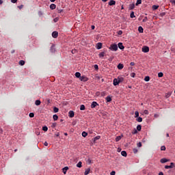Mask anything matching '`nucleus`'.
<instances>
[{
    "instance_id": "1",
    "label": "nucleus",
    "mask_w": 175,
    "mask_h": 175,
    "mask_svg": "<svg viewBox=\"0 0 175 175\" xmlns=\"http://www.w3.org/2000/svg\"><path fill=\"white\" fill-rule=\"evenodd\" d=\"M109 49L112 51H117L118 50V46L116 44H112L111 46H109Z\"/></svg>"
},
{
    "instance_id": "2",
    "label": "nucleus",
    "mask_w": 175,
    "mask_h": 175,
    "mask_svg": "<svg viewBox=\"0 0 175 175\" xmlns=\"http://www.w3.org/2000/svg\"><path fill=\"white\" fill-rule=\"evenodd\" d=\"M149 51H150V48H149L148 46H144L142 47V52H143V53H148Z\"/></svg>"
},
{
    "instance_id": "3",
    "label": "nucleus",
    "mask_w": 175,
    "mask_h": 175,
    "mask_svg": "<svg viewBox=\"0 0 175 175\" xmlns=\"http://www.w3.org/2000/svg\"><path fill=\"white\" fill-rule=\"evenodd\" d=\"M89 79L88 77H86L85 76H82L80 77V81H88Z\"/></svg>"
},
{
    "instance_id": "4",
    "label": "nucleus",
    "mask_w": 175,
    "mask_h": 175,
    "mask_svg": "<svg viewBox=\"0 0 175 175\" xmlns=\"http://www.w3.org/2000/svg\"><path fill=\"white\" fill-rule=\"evenodd\" d=\"M174 167V163H170V165H165V169H172Z\"/></svg>"
},
{
    "instance_id": "5",
    "label": "nucleus",
    "mask_w": 175,
    "mask_h": 175,
    "mask_svg": "<svg viewBox=\"0 0 175 175\" xmlns=\"http://www.w3.org/2000/svg\"><path fill=\"white\" fill-rule=\"evenodd\" d=\"M51 36L54 38H57L58 37V32L57 31H53L51 33Z\"/></svg>"
},
{
    "instance_id": "6",
    "label": "nucleus",
    "mask_w": 175,
    "mask_h": 175,
    "mask_svg": "<svg viewBox=\"0 0 175 175\" xmlns=\"http://www.w3.org/2000/svg\"><path fill=\"white\" fill-rule=\"evenodd\" d=\"M102 46H103V44L101 42H98L96 44V49L97 50H100L102 49Z\"/></svg>"
},
{
    "instance_id": "7",
    "label": "nucleus",
    "mask_w": 175,
    "mask_h": 175,
    "mask_svg": "<svg viewBox=\"0 0 175 175\" xmlns=\"http://www.w3.org/2000/svg\"><path fill=\"white\" fill-rule=\"evenodd\" d=\"M117 81L120 83L124 81V78L122 77H118V78H116Z\"/></svg>"
},
{
    "instance_id": "8",
    "label": "nucleus",
    "mask_w": 175,
    "mask_h": 175,
    "mask_svg": "<svg viewBox=\"0 0 175 175\" xmlns=\"http://www.w3.org/2000/svg\"><path fill=\"white\" fill-rule=\"evenodd\" d=\"M118 48L120 50H124V45H123V44L122 42H119L118 43Z\"/></svg>"
},
{
    "instance_id": "9",
    "label": "nucleus",
    "mask_w": 175,
    "mask_h": 175,
    "mask_svg": "<svg viewBox=\"0 0 175 175\" xmlns=\"http://www.w3.org/2000/svg\"><path fill=\"white\" fill-rule=\"evenodd\" d=\"M113 85H114V86H117V85H119L120 82L117 80V79L115 78V79H113Z\"/></svg>"
},
{
    "instance_id": "10",
    "label": "nucleus",
    "mask_w": 175,
    "mask_h": 175,
    "mask_svg": "<svg viewBox=\"0 0 175 175\" xmlns=\"http://www.w3.org/2000/svg\"><path fill=\"white\" fill-rule=\"evenodd\" d=\"M96 106H98V104L96 102H95V101L92 102V103L91 104V107L92 108H94Z\"/></svg>"
},
{
    "instance_id": "11",
    "label": "nucleus",
    "mask_w": 175,
    "mask_h": 175,
    "mask_svg": "<svg viewBox=\"0 0 175 175\" xmlns=\"http://www.w3.org/2000/svg\"><path fill=\"white\" fill-rule=\"evenodd\" d=\"M116 2L115 0H111V1H109L108 5H116Z\"/></svg>"
},
{
    "instance_id": "12",
    "label": "nucleus",
    "mask_w": 175,
    "mask_h": 175,
    "mask_svg": "<svg viewBox=\"0 0 175 175\" xmlns=\"http://www.w3.org/2000/svg\"><path fill=\"white\" fill-rule=\"evenodd\" d=\"M138 32H139L140 33H144V28L142 26L138 27Z\"/></svg>"
},
{
    "instance_id": "13",
    "label": "nucleus",
    "mask_w": 175,
    "mask_h": 175,
    "mask_svg": "<svg viewBox=\"0 0 175 175\" xmlns=\"http://www.w3.org/2000/svg\"><path fill=\"white\" fill-rule=\"evenodd\" d=\"M68 114L70 118H73L75 116V113L73 111H69Z\"/></svg>"
},
{
    "instance_id": "14",
    "label": "nucleus",
    "mask_w": 175,
    "mask_h": 175,
    "mask_svg": "<svg viewBox=\"0 0 175 175\" xmlns=\"http://www.w3.org/2000/svg\"><path fill=\"white\" fill-rule=\"evenodd\" d=\"M168 161H169V160L165 159V158H163V159H161V163H167Z\"/></svg>"
},
{
    "instance_id": "15",
    "label": "nucleus",
    "mask_w": 175,
    "mask_h": 175,
    "mask_svg": "<svg viewBox=\"0 0 175 175\" xmlns=\"http://www.w3.org/2000/svg\"><path fill=\"white\" fill-rule=\"evenodd\" d=\"M129 8V10H133L135 8V4L134 3L130 4Z\"/></svg>"
},
{
    "instance_id": "16",
    "label": "nucleus",
    "mask_w": 175,
    "mask_h": 175,
    "mask_svg": "<svg viewBox=\"0 0 175 175\" xmlns=\"http://www.w3.org/2000/svg\"><path fill=\"white\" fill-rule=\"evenodd\" d=\"M105 100H107V103L111 102V100H112L111 97H110L109 96H107L105 98Z\"/></svg>"
},
{
    "instance_id": "17",
    "label": "nucleus",
    "mask_w": 175,
    "mask_h": 175,
    "mask_svg": "<svg viewBox=\"0 0 175 175\" xmlns=\"http://www.w3.org/2000/svg\"><path fill=\"white\" fill-rule=\"evenodd\" d=\"M121 155H122V157H126V156H127L126 152L125 150H122V151L121 152Z\"/></svg>"
},
{
    "instance_id": "18",
    "label": "nucleus",
    "mask_w": 175,
    "mask_h": 175,
    "mask_svg": "<svg viewBox=\"0 0 175 175\" xmlns=\"http://www.w3.org/2000/svg\"><path fill=\"white\" fill-rule=\"evenodd\" d=\"M55 8H57V6L55 4H51L50 5V9L51 10H54L55 9Z\"/></svg>"
},
{
    "instance_id": "19",
    "label": "nucleus",
    "mask_w": 175,
    "mask_h": 175,
    "mask_svg": "<svg viewBox=\"0 0 175 175\" xmlns=\"http://www.w3.org/2000/svg\"><path fill=\"white\" fill-rule=\"evenodd\" d=\"M118 68L119 70L123 69V68H124V65H123L122 64H119L118 65Z\"/></svg>"
},
{
    "instance_id": "20",
    "label": "nucleus",
    "mask_w": 175,
    "mask_h": 175,
    "mask_svg": "<svg viewBox=\"0 0 175 175\" xmlns=\"http://www.w3.org/2000/svg\"><path fill=\"white\" fill-rule=\"evenodd\" d=\"M90 168H87L85 171V173L84 174L85 175H88L90 174Z\"/></svg>"
},
{
    "instance_id": "21",
    "label": "nucleus",
    "mask_w": 175,
    "mask_h": 175,
    "mask_svg": "<svg viewBox=\"0 0 175 175\" xmlns=\"http://www.w3.org/2000/svg\"><path fill=\"white\" fill-rule=\"evenodd\" d=\"M159 5H154L153 6H152V10H157L159 9Z\"/></svg>"
},
{
    "instance_id": "22",
    "label": "nucleus",
    "mask_w": 175,
    "mask_h": 175,
    "mask_svg": "<svg viewBox=\"0 0 175 175\" xmlns=\"http://www.w3.org/2000/svg\"><path fill=\"white\" fill-rule=\"evenodd\" d=\"M85 106L84 105H80V110L81 111H84V110H85Z\"/></svg>"
},
{
    "instance_id": "23",
    "label": "nucleus",
    "mask_w": 175,
    "mask_h": 175,
    "mask_svg": "<svg viewBox=\"0 0 175 175\" xmlns=\"http://www.w3.org/2000/svg\"><path fill=\"white\" fill-rule=\"evenodd\" d=\"M53 111H54L55 113H58L59 112V108H57V107H54Z\"/></svg>"
},
{
    "instance_id": "24",
    "label": "nucleus",
    "mask_w": 175,
    "mask_h": 175,
    "mask_svg": "<svg viewBox=\"0 0 175 175\" xmlns=\"http://www.w3.org/2000/svg\"><path fill=\"white\" fill-rule=\"evenodd\" d=\"M40 103H41V102H40V100H36L35 101V105H36V106H39V105H40Z\"/></svg>"
},
{
    "instance_id": "25",
    "label": "nucleus",
    "mask_w": 175,
    "mask_h": 175,
    "mask_svg": "<svg viewBox=\"0 0 175 175\" xmlns=\"http://www.w3.org/2000/svg\"><path fill=\"white\" fill-rule=\"evenodd\" d=\"M136 121H137L138 122H141L143 121V118L142 117H137Z\"/></svg>"
},
{
    "instance_id": "26",
    "label": "nucleus",
    "mask_w": 175,
    "mask_h": 175,
    "mask_svg": "<svg viewBox=\"0 0 175 175\" xmlns=\"http://www.w3.org/2000/svg\"><path fill=\"white\" fill-rule=\"evenodd\" d=\"M75 76H76L77 78H80V77H81V73H80L79 72H77L75 73Z\"/></svg>"
},
{
    "instance_id": "27",
    "label": "nucleus",
    "mask_w": 175,
    "mask_h": 175,
    "mask_svg": "<svg viewBox=\"0 0 175 175\" xmlns=\"http://www.w3.org/2000/svg\"><path fill=\"white\" fill-rule=\"evenodd\" d=\"M68 170V167H65L64 168H63V173L66 174Z\"/></svg>"
},
{
    "instance_id": "28",
    "label": "nucleus",
    "mask_w": 175,
    "mask_h": 175,
    "mask_svg": "<svg viewBox=\"0 0 175 175\" xmlns=\"http://www.w3.org/2000/svg\"><path fill=\"white\" fill-rule=\"evenodd\" d=\"M121 139H122V136H118V137H116V142H119Z\"/></svg>"
},
{
    "instance_id": "29",
    "label": "nucleus",
    "mask_w": 175,
    "mask_h": 175,
    "mask_svg": "<svg viewBox=\"0 0 175 175\" xmlns=\"http://www.w3.org/2000/svg\"><path fill=\"white\" fill-rule=\"evenodd\" d=\"M105 52H101L99 53L98 56L99 57H103L105 56Z\"/></svg>"
},
{
    "instance_id": "30",
    "label": "nucleus",
    "mask_w": 175,
    "mask_h": 175,
    "mask_svg": "<svg viewBox=\"0 0 175 175\" xmlns=\"http://www.w3.org/2000/svg\"><path fill=\"white\" fill-rule=\"evenodd\" d=\"M53 120H54V121H57V120H58V116H57V115H54V116H53Z\"/></svg>"
},
{
    "instance_id": "31",
    "label": "nucleus",
    "mask_w": 175,
    "mask_h": 175,
    "mask_svg": "<svg viewBox=\"0 0 175 175\" xmlns=\"http://www.w3.org/2000/svg\"><path fill=\"white\" fill-rule=\"evenodd\" d=\"M82 136H83V137H86L88 136V133L85 132V131H83V133H82Z\"/></svg>"
},
{
    "instance_id": "32",
    "label": "nucleus",
    "mask_w": 175,
    "mask_h": 175,
    "mask_svg": "<svg viewBox=\"0 0 175 175\" xmlns=\"http://www.w3.org/2000/svg\"><path fill=\"white\" fill-rule=\"evenodd\" d=\"M25 61H24V60H20V62H19V64H20L21 66H24V65H25Z\"/></svg>"
},
{
    "instance_id": "33",
    "label": "nucleus",
    "mask_w": 175,
    "mask_h": 175,
    "mask_svg": "<svg viewBox=\"0 0 175 175\" xmlns=\"http://www.w3.org/2000/svg\"><path fill=\"white\" fill-rule=\"evenodd\" d=\"M142 129V126L140 124H138L137 126V131H140Z\"/></svg>"
},
{
    "instance_id": "34",
    "label": "nucleus",
    "mask_w": 175,
    "mask_h": 175,
    "mask_svg": "<svg viewBox=\"0 0 175 175\" xmlns=\"http://www.w3.org/2000/svg\"><path fill=\"white\" fill-rule=\"evenodd\" d=\"M150 81V77H145L144 81Z\"/></svg>"
},
{
    "instance_id": "35",
    "label": "nucleus",
    "mask_w": 175,
    "mask_h": 175,
    "mask_svg": "<svg viewBox=\"0 0 175 175\" xmlns=\"http://www.w3.org/2000/svg\"><path fill=\"white\" fill-rule=\"evenodd\" d=\"M130 17H131V18H133L136 17V16H135V14H134V12H132L130 14Z\"/></svg>"
},
{
    "instance_id": "36",
    "label": "nucleus",
    "mask_w": 175,
    "mask_h": 175,
    "mask_svg": "<svg viewBox=\"0 0 175 175\" xmlns=\"http://www.w3.org/2000/svg\"><path fill=\"white\" fill-rule=\"evenodd\" d=\"M77 167H82V163L81 161H79L77 164Z\"/></svg>"
},
{
    "instance_id": "37",
    "label": "nucleus",
    "mask_w": 175,
    "mask_h": 175,
    "mask_svg": "<svg viewBox=\"0 0 175 175\" xmlns=\"http://www.w3.org/2000/svg\"><path fill=\"white\" fill-rule=\"evenodd\" d=\"M139 117V111H135V118H138Z\"/></svg>"
},
{
    "instance_id": "38",
    "label": "nucleus",
    "mask_w": 175,
    "mask_h": 175,
    "mask_svg": "<svg viewBox=\"0 0 175 175\" xmlns=\"http://www.w3.org/2000/svg\"><path fill=\"white\" fill-rule=\"evenodd\" d=\"M142 3V0H137V2L135 3V5H138Z\"/></svg>"
},
{
    "instance_id": "39",
    "label": "nucleus",
    "mask_w": 175,
    "mask_h": 175,
    "mask_svg": "<svg viewBox=\"0 0 175 175\" xmlns=\"http://www.w3.org/2000/svg\"><path fill=\"white\" fill-rule=\"evenodd\" d=\"M148 18H147V16H145L144 18V19L142 20V22L143 23H146L147 21H148Z\"/></svg>"
},
{
    "instance_id": "40",
    "label": "nucleus",
    "mask_w": 175,
    "mask_h": 175,
    "mask_svg": "<svg viewBox=\"0 0 175 175\" xmlns=\"http://www.w3.org/2000/svg\"><path fill=\"white\" fill-rule=\"evenodd\" d=\"M42 131L46 132V131H48L47 126H43V127H42Z\"/></svg>"
},
{
    "instance_id": "41",
    "label": "nucleus",
    "mask_w": 175,
    "mask_h": 175,
    "mask_svg": "<svg viewBox=\"0 0 175 175\" xmlns=\"http://www.w3.org/2000/svg\"><path fill=\"white\" fill-rule=\"evenodd\" d=\"M166 150V147L165 146H162L161 148V151H165Z\"/></svg>"
},
{
    "instance_id": "42",
    "label": "nucleus",
    "mask_w": 175,
    "mask_h": 175,
    "mask_svg": "<svg viewBox=\"0 0 175 175\" xmlns=\"http://www.w3.org/2000/svg\"><path fill=\"white\" fill-rule=\"evenodd\" d=\"M29 118H33L35 116V113H29Z\"/></svg>"
},
{
    "instance_id": "43",
    "label": "nucleus",
    "mask_w": 175,
    "mask_h": 175,
    "mask_svg": "<svg viewBox=\"0 0 175 175\" xmlns=\"http://www.w3.org/2000/svg\"><path fill=\"white\" fill-rule=\"evenodd\" d=\"M100 139V136L94 137V141L99 140Z\"/></svg>"
},
{
    "instance_id": "44",
    "label": "nucleus",
    "mask_w": 175,
    "mask_h": 175,
    "mask_svg": "<svg viewBox=\"0 0 175 175\" xmlns=\"http://www.w3.org/2000/svg\"><path fill=\"white\" fill-rule=\"evenodd\" d=\"M163 76V72H159V73H158V77H160V78H161V77H162Z\"/></svg>"
},
{
    "instance_id": "45",
    "label": "nucleus",
    "mask_w": 175,
    "mask_h": 175,
    "mask_svg": "<svg viewBox=\"0 0 175 175\" xmlns=\"http://www.w3.org/2000/svg\"><path fill=\"white\" fill-rule=\"evenodd\" d=\"M94 68L96 69V70H98V64H94Z\"/></svg>"
},
{
    "instance_id": "46",
    "label": "nucleus",
    "mask_w": 175,
    "mask_h": 175,
    "mask_svg": "<svg viewBox=\"0 0 175 175\" xmlns=\"http://www.w3.org/2000/svg\"><path fill=\"white\" fill-rule=\"evenodd\" d=\"M57 126V123H52L51 128H55Z\"/></svg>"
},
{
    "instance_id": "47",
    "label": "nucleus",
    "mask_w": 175,
    "mask_h": 175,
    "mask_svg": "<svg viewBox=\"0 0 175 175\" xmlns=\"http://www.w3.org/2000/svg\"><path fill=\"white\" fill-rule=\"evenodd\" d=\"M122 33H123V31H122V30H120V31L118 32V34L119 36H122Z\"/></svg>"
},
{
    "instance_id": "48",
    "label": "nucleus",
    "mask_w": 175,
    "mask_h": 175,
    "mask_svg": "<svg viewBox=\"0 0 175 175\" xmlns=\"http://www.w3.org/2000/svg\"><path fill=\"white\" fill-rule=\"evenodd\" d=\"M133 152H134V154H137L138 152V149L134 148L133 149Z\"/></svg>"
},
{
    "instance_id": "49",
    "label": "nucleus",
    "mask_w": 175,
    "mask_h": 175,
    "mask_svg": "<svg viewBox=\"0 0 175 175\" xmlns=\"http://www.w3.org/2000/svg\"><path fill=\"white\" fill-rule=\"evenodd\" d=\"M133 78H134L136 76V74L135 72H132L131 75H130Z\"/></svg>"
},
{
    "instance_id": "50",
    "label": "nucleus",
    "mask_w": 175,
    "mask_h": 175,
    "mask_svg": "<svg viewBox=\"0 0 175 175\" xmlns=\"http://www.w3.org/2000/svg\"><path fill=\"white\" fill-rule=\"evenodd\" d=\"M137 146L138 148L142 147V143H141V142H138V143L137 144Z\"/></svg>"
},
{
    "instance_id": "51",
    "label": "nucleus",
    "mask_w": 175,
    "mask_h": 175,
    "mask_svg": "<svg viewBox=\"0 0 175 175\" xmlns=\"http://www.w3.org/2000/svg\"><path fill=\"white\" fill-rule=\"evenodd\" d=\"M133 134H137V129H134L132 132Z\"/></svg>"
},
{
    "instance_id": "52",
    "label": "nucleus",
    "mask_w": 175,
    "mask_h": 175,
    "mask_svg": "<svg viewBox=\"0 0 175 175\" xmlns=\"http://www.w3.org/2000/svg\"><path fill=\"white\" fill-rule=\"evenodd\" d=\"M38 15H39L40 17L43 16V12H42L41 11H39Z\"/></svg>"
},
{
    "instance_id": "53",
    "label": "nucleus",
    "mask_w": 175,
    "mask_h": 175,
    "mask_svg": "<svg viewBox=\"0 0 175 175\" xmlns=\"http://www.w3.org/2000/svg\"><path fill=\"white\" fill-rule=\"evenodd\" d=\"M23 7H24V5H20V6H18V8L19 10H22V9L23 8Z\"/></svg>"
},
{
    "instance_id": "54",
    "label": "nucleus",
    "mask_w": 175,
    "mask_h": 175,
    "mask_svg": "<svg viewBox=\"0 0 175 175\" xmlns=\"http://www.w3.org/2000/svg\"><path fill=\"white\" fill-rule=\"evenodd\" d=\"M144 114L148 115V110H144Z\"/></svg>"
},
{
    "instance_id": "55",
    "label": "nucleus",
    "mask_w": 175,
    "mask_h": 175,
    "mask_svg": "<svg viewBox=\"0 0 175 175\" xmlns=\"http://www.w3.org/2000/svg\"><path fill=\"white\" fill-rule=\"evenodd\" d=\"M17 1H18V0H11V2H12V3H16Z\"/></svg>"
},
{
    "instance_id": "56",
    "label": "nucleus",
    "mask_w": 175,
    "mask_h": 175,
    "mask_svg": "<svg viewBox=\"0 0 175 175\" xmlns=\"http://www.w3.org/2000/svg\"><path fill=\"white\" fill-rule=\"evenodd\" d=\"M110 174L111 175H116V172L115 171H112Z\"/></svg>"
},
{
    "instance_id": "57",
    "label": "nucleus",
    "mask_w": 175,
    "mask_h": 175,
    "mask_svg": "<svg viewBox=\"0 0 175 175\" xmlns=\"http://www.w3.org/2000/svg\"><path fill=\"white\" fill-rule=\"evenodd\" d=\"M170 3L172 4H175V0H170Z\"/></svg>"
},
{
    "instance_id": "58",
    "label": "nucleus",
    "mask_w": 175,
    "mask_h": 175,
    "mask_svg": "<svg viewBox=\"0 0 175 175\" xmlns=\"http://www.w3.org/2000/svg\"><path fill=\"white\" fill-rule=\"evenodd\" d=\"M53 21H54V23H57L58 22V18H55L53 20Z\"/></svg>"
},
{
    "instance_id": "59",
    "label": "nucleus",
    "mask_w": 175,
    "mask_h": 175,
    "mask_svg": "<svg viewBox=\"0 0 175 175\" xmlns=\"http://www.w3.org/2000/svg\"><path fill=\"white\" fill-rule=\"evenodd\" d=\"M55 135V137H59V133H57Z\"/></svg>"
},
{
    "instance_id": "60",
    "label": "nucleus",
    "mask_w": 175,
    "mask_h": 175,
    "mask_svg": "<svg viewBox=\"0 0 175 175\" xmlns=\"http://www.w3.org/2000/svg\"><path fill=\"white\" fill-rule=\"evenodd\" d=\"M62 11H63L62 10H58L57 13L60 14V13H62Z\"/></svg>"
},
{
    "instance_id": "61",
    "label": "nucleus",
    "mask_w": 175,
    "mask_h": 175,
    "mask_svg": "<svg viewBox=\"0 0 175 175\" xmlns=\"http://www.w3.org/2000/svg\"><path fill=\"white\" fill-rule=\"evenodd\" d=\"M44 146H48V143L46 142H44Z\"/></svg>"
},
{
    "instance_id": "62",
    "label": "nucleus",
    "mask_w": 175,
    "mask_h": 175,
    "mask_svg": "<svg viewBox=\"0 0 175 175\" xmlns=\"http://www.w3.org/2000/svg\"><path fill=\"white\" fill-rule=\"evenodd\" d=\"M130 65H131L132 66H133L135 65V63L134 62H131L130 63Z\"/></svg>"
},
{
    "instance_id": "63",
    "label": "nucleus",
    "mask_w": 175,
    "mask_h": 175,
    "mask_svg": "<svg viewBox=\"0 0 175 175\" xmlns=\"http://www.w3.org/2000/svg\"><path fill=\"white\" fill-rule=\"evenodd\" d=\"M75 52H76V50H72V54H75Z\"/></svg>"
},
{
    "instance_id": "64",
    "label": "nucleus",
    "mask_w": 175,
    "mask_h": 175,
    "mask_svg": "<svg viewBox=\"0 0 175 175\" xmlns=\"http://www.w3.org/2000/svg\"><path fill=\"white\" fill-rule=\"evenodd\" d=\"M159 175H163V172H160V173H159Z\"/></svg>"
}]
</instances>
